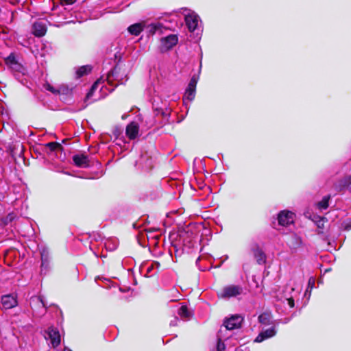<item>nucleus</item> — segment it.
<instances>
[{"instance_id": "1", "label": "nucleus", "mask_w": 351, "mask_h": 351, "mask_svg": "<svg viewBox=\"0 0 351 351\" xmlns=\"http://www.w3.org/2000/svg\"><path fill=\"white\" fill-rule=\"evenodd\" d=\"M295 289L293 287L290 286H285L283 288L279 289L276 295V301L280 302L282 304H287L289 308L294 307V294Z\"/></svg>"}, {"instance_id": "2", "label": "nucleus", "mask_w": 351, "mask_h": 351, "mask_svg": "<svg viewBox=\"0 0 351 351\" xmlns=\"http://www.w3.org/2000/svg\"><path fill=\"white\" fill-rule=\"evenodd\" d=\"M243 289L240 285H230L224 287L219 293L218 297L222 299H230L240 295L243 293Z\"/></svg>"}, {"instance_id": "3", "label": "nucleus", "mask_w": 351, "mask_h": 351, "mask_svg": "<svg viewBox=\"0 0 351 351\" xmlns=\"http://www.w3.org/2000/svg\"><path fill=\"white\" fill-rule=\"evenodd\" d=\"M198 76L194 75L192 76V77L190 80V82L188 84V86L186 89L183 101L185 102L186 100H189V101H191L194 99L195 96V90H196V85L198 81Z\"/></svg>"}, {"instance_id": "4", "label": "nucleus", "mask_w": 351, "mask_h": 351, "mask_svg": "<svg viewBox=\"0 0 351 351\" xmlns=\"http://www.w3.org/2000/svg\"><path fill=\"white\" fill-rule=\"evenodd\" d=\"M243 321V317L239 315H234L227 318L223 322V326L226 330H234L239 328Z\"/></svg>"}, {"instance_id": "5", "label": "nucleus", "mask_w": 351, "mask_h": 351, "mask_svg": "<svg viewBox=\"0 0 351 351\" xmlns=\"http://www.w3.org/2000/svg\"><path fill=\"white\" fill-rule=\"evenodd\" d=\"M45 338L47 340H50V343L54 348L57 347L61 341L58 330L53 326L49 327L45 331Z\"/></svg>"}, {"instance_id": "6", "label": "nucleus", "mask_w": 351, "mask_h": 351, "mask_svg": "<svg viewBox=\"0 0 351 351\" xmlns=\"http://www.w3.org/2000/svg\"><path fill=\"white\" fill-rule=\"evenodd\" d=\"M178 42L177 35L171 34L160 39V49L162 51H167L174 47Z\"/></svg>"}, {"instance_id": "7", "label": "nucleus", "mask_w": 351, "mask_h": 351, "mask_svg": "<svg viewBox=\"0 0 351 351\" xmlns=\"http://www.w3.org/2000/svg\"><path fill=\"white\" fill-rule=\"evenodd\" d=\"M295 214L291 211L282 210L278 214V223L282 226H287L293 223Z\"/></svg>"}, {"instance_id": "8", "label": "nucleus", "mask_w": 351, "mask_h": 351, "mask_svg": "<svg viewBox=\"0 0 351 351\" xmlns=\"http://www.w3.org/2000/svg\"><path fill=\"white\" fill-rule=\"evenodd\" d=\"M104 80L102 79V78H100L99 80H97L91 86L90 90L88 92V93L86 94V98H85V100L84 101L86 103H87V105L93 102L94 101H97L99 97H96V98H94V99H91V97L93 96V94L96 91V90L97 88H100V90H101L104 88V85H102L101 86H100L102 84H104Z\"/></svg>"}, {"instance_id": "9", "label": "nucleus", "mask_w": 351, "mask_h": 351, "mask_svg": "<svg viewBox=\"0 0 351 351\" xmlns=\"http://www.w3.org/2000/svg\"><path fill=\"white\" fill-rule=\"evenodd\" d=\"M1 306L4 309H10L18 304L16 296L14 294L4 295L1 297Z\"/></svg>"}, {"instance_id": "10", "label": "nucleus", "mask_w": 351, "mask_h": 351, "mask_svg": "<svg viewBox=\"0 0 351 351\" xmlns=\"http://www.w3.org/2000/svg\"><path fill=\"white\" fill-rule=\"evenodd\" d=\"M186 25L190 32H194L198 27L199 16L194 12L185 16Z\"/></svg>"}, {"instance_id": "11", "label": "nucleus", "mask_w": 351, "mask_h": 351, "mask_svg": "<svg viewBox=\"0 0 351 351\" xmlns=\"http://www.w3.org/2000/svg\"><path fill=\"white\" fill-rule=\"evenodd\" d=\"M152 159L148 156L147 153L143 154L140 159L136 162V165L146 171L152 169Z\"/></svg>"}, {"instance_id": "12", "label": "nucleus", "mask_w": 351, "mask_h": 351, "mask_svg": "<svg viewBox=\"0 0 351 351\" xmlns=\"http://www.w3.org/2000/svg\"><path fill=\"white\" fill-rule=\"evenodd\" d=\"M74 164L81 168H86L89 166L90 160L87 156L84 154H75L73 156Z\"/></svg>"}, {"instance_id": "13", "label": "nucleus", "mask_w": 351, "mask_h": 351, "mask_svg": "<svg viewBox=\"0 0 351 351\" xmlns=\"http://www.w3.org/2000/svg\"><path fill=\"white\" fill-rule=\"evenodd\" d=\"M276 334L275 326H272L268 329L261 331L256 337L255 342H262L263 341L274 337Z\"/></svg>"}, {"instance_id": "14", "label": "nucleus", "mask_w": 351, "mask_h": 351, "mask_svg": "<svg viewBox=\"0 0 351 351\" xmlns=\"http://www.w3.org/2000/svg\"><path fill=\"white\" fill-rule=\"evenodd\" d=\"M287 242L289 247L293 250H296L302 245V239L295 234H290Z\"/></svg>"}, {"instance_id": "15", "label": "nucleus", "mask_w": 351, "mask_h": 351, "mask_svg": "<svg viewBox=\"0 0 351 351\" xmlns=\"http://www.w3.org/2000/svg\"><path fill=\"white\" fill-rule=\"evenodd\" d=\"M47 27L45 23L42 21H38L33 24V33L36 36L41 37L45 34Z\"/></svg>"}, {"instance_id": "16", "label": "nucleus", "mask_w": 351, "mask_h": 351, "mask_svg": "<svg viewBox=\"0 0 351 351\" xmlns=\"http://www.w3.org/2000/svg\"><path fill=\"white\" fill-rule=\"evenodd\" d=\"M40 253L41 256V271L47 269L49 263V252L45 247L40 248Z\"/></svg>"}, {"instance_id": "17", "label": "nucleus", "mask_w": 351, "mask_h": 351, "mask_svg": "<svg viewBox=\"0 0 351 351\" xmlns=\"http://www.w3.org/2000/svg\"><path fill=\"white\" fill-rule=\"evenodd\" d=\"M138 125L135 122H132L126 127V135L130 139H134L138 134Z\"/></svg>"}, {"instance_id": "18", "label": "nucleus", "mask_w": 351, "mask_h": 351, "mask_svg": "<svg viewBox=\"0 0 351 351\" xmlns=\"http://www.w3.org/2000/svg\"><path fill=\"white\" fill-rule=\"evenodd\" d=\"M145 27V22L137 23L128 27L129 33L134 36L139 35Z\"/></svg>"}, {"instance_id": "19", "label": "nucleus", "mask_w": 351, "mask_h": 351, "mask_svg": "<svg viewBox=\"0 0 351 351\" xmlns=\"http://www.w3.org/2000/svg\"><path fill=\"white\" fill-rule=\"evenodd\" d=\"M160 267V263L158 262H152V263H145L143 267H142V269H145L146 273H145V276L149 277V276H152L154 274V273L153 272V270L156 268V269H158Z\"/></svg>"}, {"instance_id": "20", "label": "nucleus", "mask_w": 351, "mask_h": 351, "mask_svg": "<svg viewBox=\"0 0 351 351\" xmlns=\"http://www.w3.org/2000/svg\"><path fill=\"white\" fill-rule=\"evenodd\" d=\"M162 27V25L160 23H154L150 24L145 23V27L144 28V29H146L147 32L149 34L153 35L157 32H160Z\"/></svg>"}, {"instance_id": "21", "label": "nucleus", "mask_w": 351, "mask_h": 351, "mask_svg": "<svg viewBox=\"0 0 351 351\" xmlns=\"http://www.w3.org/2000/svg\"><path fill=\"white\" fill-rule=\"evenodd\" d=\"M117 68H114L113 70L110 71L108 73V75L106 77V80L107 81L108 84H111L112 83V80L114 79L118 82L119 84H123L124 82H125L128 79H125V80H123L122 78H119L118 76H117Z\"/></svg>"}, {"instance_id": "22", "label": "nucleus", "mask_w": 351, "mask_h": 351, "mask_svg": "<svg viewBox=\"0 0 351 351\" xmlns=\"http://www.w3.org/2000/svg\"><path fill=\"white\" fill-rule=\"evenodd\" d=\"M253 254L258 264H263L265 261L264 252L258 247L253 249Z\"/></svg>"}, {"instance_id": "23", "label": "nucleus", "mask_w": 351, "mask_h": 351, "mask_svg": "<svg viewBox=\"0 0 351 351\" xmlns=\"http://www.w3.org/2000/svg\"><path fill=\"white\" fill-rule=\"evenodd\" d=\"M104 246L108 251L114 250L118 246V241L116 239H108L104 242Z\"/></svg>"}, {"instance_id": "24", "label": "nucleus", "mask_w": 351, "mask_h": 351, "mask_svg": "<svg viewBox=\"0 0 351 351\" xmlns=\"http://www.w3.org/2000/svg\"><path fill=\"white\" fill-rule=\"evenodd\" d=\"M351 184V176L346 177L344 179L339 182V184H335V187L336 191H340L344 187Z\"/></svg>"}, {"instance_id": "25", "label": "nucleus", "mask_w": 351, "mask_h": 351, "mask_svg": "<svg viewBox=\"0 0 351 351\" xmlns=\"http://www.w3.org/2000/svg\"><path fill=\"white\" fill-rule=\"evenodd\" d=\"M271 315L269 313H263L258 317V321L261 324L264 325H269L271 324Z\"/></svg>"}, {"instance_id": "26", "label": "nucleus", "mask_w": 351, "mask_h": 351, "mask_svg": "<svg viewBox=\"0 0 351 351\" xmlns=\"http://www.w3.org/2000/svg\"><path fill=\"white\" fill-rule=\"evenodd\" d=\"M91 71V67L89 65H85L80 67L76 71V75L77 77H81L84 75L88 74Z\"/></svg>"}, {"instance_id": "27", "label": "nucleus", "mask_w": 351, "mask_h": 351, "mask_svg": "<svg viewBox=\"0 0 351 351\" xmlns=\"http://www.w3.org/2000/svg\"><path fill=\"white\" fill-rule=\"evenodd\" d=\"M178 313L182 318H189L191 317V313L186 306H182L179 308Z\"/></svg>"}, {"instance_id": "28", "label": "nucleus", "mask_w": 351, "mask_h": 351, "mask_svg": "<svg viewBox=\"0 0 351 351\" xmlns=\"http://www.w3.org/2000/svg\"><path fill=\"white\" fill-rule=\"evenodd\" d=\"M330 196H325L323 199L317 203V206L320 210H326L328 207V202Z\"/></svg>"}, {"instance_id": "29", "label": "nucleus", "mask_w": 351, "mask_h": 351, "mask_svg": "<svg viewBox=\"0 0 351 351\" xmlns=\"http://www.w3.org/2000/svg\"><path fill=\"white\" fill-rule=\"evenodd\" d=\"M44 88L47 90H49V91H50L51 93H53L55 95H57V94H58L60 93V91L58 90L55 88L53 86H52L51 84H49L47 82L44 84Z\"/></svg>"}, {"instance_id": "30", "label": "nucleus", "mask_w": 351, "mask_h": 351, "mask_svg": "<svg viewBox=\"0 0 351 351\" xmlns=\"http://www.w3.org/2000/svg\"><path fill=\"white\" fill-rule=\"evenodd\" d=\"M226 349V346L224 343L221 340L220 336H218V342L217 345V350L216 351H224Z\"/></svg>"}, {"instance_id": "31", "label": "nucleus", "mask_w": 351, "mask_h": 351, "mask_svg": "<svg viewBox=\"0 0 351 351\" xmlns=\"http://www.w3.org/2000/svg\"><path fill=\"white\" fill-rule=\"evenodd\" d=\"M46 146H47V147H49V149H50L51 151H54V150H55V149H56L57 148H58V147H61V145H60L59 143H56V142H51V143H47V144L46 145Z\"/></svg>"}, {"instance_id": "32", "label": "nucleus", "mask_w": 351, "mask_h": 351, "mask_svg": "<svg viewBox=\"0 0 351 351\" xmlns=\"http://www.w3.org/2000/svg\"><path fill=\"white\" fill-rule=\"evenodd\" d=\"M6 62L10 63V64H15L16 60L15 56L12 53L10 54L5 60Z\"/></svg>"}, {"instance_id": "33", "label": "nucleus", "mask_w": 351, "mask_h": 351, "mask_svg": "<svg viewBox=\"0 0 351 351\" xmlns=\"http://www.w3.org/2000/svg\"><path fill=\"white\" fill-rule=\"evenodd\" d=\"M178 322V318L177 317H175L174 319L171 321L170 326H176Z\"/></svg>"}, {"instance_id": "34", "label": "nucleus", "mask_w": 351, "mask_h": 351, "mask_svg": "<svg viewBox=\"0 0 351 351\" xmlns=\"http://www.w3.org/2000/svg\"><path fill=\"white\" fill-rule=\"evenodd\" d=\"M315 283V280L313 278H311L308 280V286H310L311 285H312V286L314 285Z\"/></svg>"}, {"instance_id": "35", "label": "nucleus", "mask_w": 351, "mask_h": 351, "mask_svg": "<svg viewBox=\"0 0 351 351\" xmlns=\"http://www.w3.org/2000/svg\"><path fill=\"white\" fill-rule=\"evenodd\" d=\"M14 219L13 216L12 214H10L8 217H7V219L9 220V221H12V219Z\"/></svg>"}, {"instance_id": "36", "label": "nucleus", "mask_w": 351, "mask_h": 351, "mask_svg": "<svg viewBox=\"0 0 351 351\" xmlns=\"http://www.w3.org/2000/svg\"><path fill=\"white\" fill-rule=\"evenodd\" d=\"M222 258H223V261H226V260H228V255H226V256H223Z\"/></svg>"}, {"instance_id": "37", "label": "nucleus", "mask_w": 351, "mask_h": 351, "mask_svg": "<svg viewBox=\"0 0 351 351\" xmlns=\"http://www.w3.org/2000/svg\"><path fill=\"white\" fill-rule=\"evenodd\" d=\"M63 351H72V350L68 348H64Z\"/></svg>"}, {"instance_id": "38", "label": "nucleus", "mask_w": 351, "mask_h": 351, "mask_svg": "<svg viewBox=\"0 0 351 351\" xmlns=\"http://www.w3.org/2000/svg\"><path fill=\"white\" fill-rule=\"evenodd\" d=\"M162 114H163V116H165V117L169 116V114H168V113H165V112H163V113H162Z\"/></svg>"}, {"instance_id": "39", "label": "nucleus", "mask_w": 351, "mask_h": 351, "mask_svg": "<svg viewBox=\"0 0 351 351\" xmlns=\"http://www.w3.org/2000/svg\"><path fill=\"white\" fill-rule=\"evenodd\" d=\"M200 261V258L199 257L197 261H196V264L197 265L198 264V262Z\"/></svg>"}, {"instance_id": "40", "label": "nucleus", "mask_w": 351, "mask_h": 351, "mask_svg": "<svg viewBox=\"0 0 351 351\" xmlns=\"http://www.w3.org/2000/svg\"><path fill=\"white\" fill-rule=\"evenodd\" d=\"M40 302H42L43 306H45V304H44V302H43L42 300H40Z\"/></svg>"}, {"instance_id": "41", "label": "nucleus", "mask_w": 351, "mask_h": 351, "mask_svg": "<svg viewBox=\"0 0 351 351\" xmlns=\"http://www.w3.org/2000/svg\"><path fill=\"white\" fill-rule=\"evenodd\" d=\"M350 224H348L347 226H350L351 227V221L350 222Z\"/></svg>"}]
</instances>
